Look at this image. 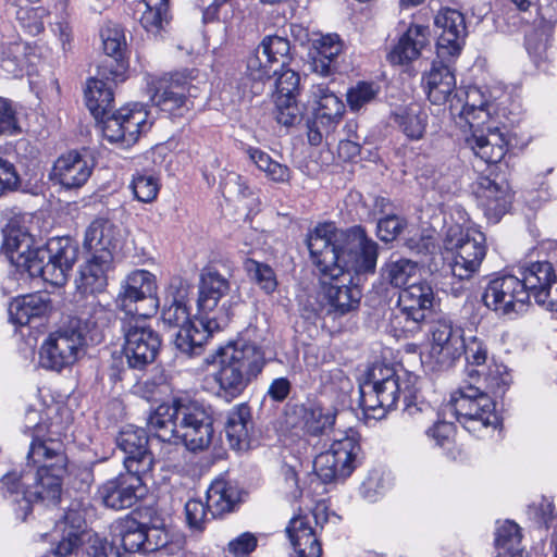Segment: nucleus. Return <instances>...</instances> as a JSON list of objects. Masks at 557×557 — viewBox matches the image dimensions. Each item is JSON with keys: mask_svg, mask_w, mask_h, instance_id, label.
<instances>
[{"mask_svg": "<svg viewBox=\"0 0 557 557\" xmlns=\"http://www.w3.org/2000/svg\"><path fill=\"white\" fill-rule=\"evenodd\" d=\"M262 57L268 59L272 64L281 63L284 66L289 60L290 44L285 37L269 35L259 44Z\"/></svg>", "mask_w": 557, "mask_h": 557, "instance_id": "nucleus-53", "label": "nucleus"}, {"mask_svg": "<svg viewBox=\"0 0 557 557\" xmlns=\"http://www.w3.org/2000/svg\"><path fill=\"white\" fill-rule=\"evenodd\" d=\"M317 108L314 116L325 132H331L341 122L345 112L343 101L326 86L317 85L312 91Z\"/></svg>", "mask_w": 557, "mask_h": 557, "instance_id": "nucleus-37", "label": "nucleus"}, {"mask_svg": "<svg viewBox=\"0 0 557 557\" xmlns=\"http://www.w3.org/2000/svg\"><path fill=\"white\" fill-rule=\"evenodd\" d=\"M249 159L256 166L262 171L265 176L274 183L284 184L290 180V169L273 160L269 153L259 149L249 147L247 149Z\"/></svg>", "mask_w": 557, "mask_h": 557, "instance_id": "nucleus-46", "label": "nucleus"}, {"mask_svg": "<svg viewBox=\"0 0 557 557\" xmlns=\"http://www.w3.org/2000/svg\"><path fill=\"white\" fill-rule=\"evenodd\" d=\"M475 195L480 208L491 223H498L511 203L509 187L505 183H496L490 177H481Z\"/></svg>", "mask_w": 557, "mask_h": 557, "instance_id": "nucleus-28", "label": "nucleus"}, {"mask_svg": "<svg viewBox=\"0 0 557 557\" xmlns=\"http://www.w3.org/2000/svg\"><path fill=\"white\" fill-rule=\"evenodd\" d=\"M327 521L325 508L317 506L311 513L295 515L286 527L287 537L298 557H321L322 545L317 528Z\"/></svg>", "mask_w": 557, "mask_h": 557, "instance_id": "nucleus-17", "label": "nucleus"}, {"mask_svg": "<svg viewBox=\"0 0 557 557\" xmlns=\"http://www.w3.org/2000/svg\"><path fill=\"white\" fill-rule=\"evenodd\" d=\"M147 534L145 524L133 517H125L115 522L113 527V543L122 552V556L127 553H147Z\"/></svg>", "mask_w": 557, "mask_h": 557, "instance_id": "nucleus-35", "label": "nucleus"}, {"mask_svg": "<svg viewBox=\"0 0 557 557\" xmlns=\"http://www.w3.org/2000/svg\"><path fill=\"white\" fill-rule=\"evenodd\" d=\"M391 117L396 127L409 140L423 138L429 123V114L420 104L410 103L399 107L392 112Z\"/></svg>", "mask_w": 557, "mask_h": 557, "instance_id": "nucleus-38", "label": "nucleus"}, {"mask_svg": "<svg viewBox=\"0 0 557 557\" xmlns=\"http://www.w3.org/2000/svg\"><path fill=\"white\" fill-rule=\"evenodd\" d=\"M190 284L181 276H174L170 280L165 288L164 305L189 307Z\"/></svg>", "mask_w": 557, "mask_h": 557, "instance_id": "nucleus-61", "label": "nucleus"}, {"mask_svg": "<svg viewBox=\"0 0 557 557\" xmlns=\"http://www.w3.org/2000/svg\"><path fill=\"white\" fill-rule=\"evenodd\" d=\"M396 370L384 363H374L360 383V406L369 419L381 420L395 408L400 393L408 394V386L401 387Z\"/></svg>", "mask_w": 557, "mask_h": 557, "instance_id": "nucleus-7", "label": "nucleus"}, {"mask_svg": "<svg viewBox=\"0 0 557 557\" xmlns=\"http://www.w3.org/2000/svg\"><path fill=\"white\" fill-rule=\"evenodd\" d=\"M360 299L361 289L352 284V275L348 272L321 276V304L327 313L344 315L357 309Z\"/></svg>", "mask_w": 557, "mask_h": 557, "instance_id": "nucleus-20", "label": "nucleus"}, {"mask_svg": "<svg viewBox=\"0 0 557 557\" xmlns=\"http://www.w3.org/2000/svg\"><path fill=\"white\" fill-rule=\"evenodd\" d=\"M206 498L211 517L216 518L235 509L240 502V492L232 482L216 479L209 486Z\"/></svg>", "mask_w": 557, "mask_h": 557, "instance_id": "nucleus-41", "label": "nucleus"}, {"mask_svg": "<svg viewBox=\"0 0 557 557\" xmlns=\"http://www.w3.org/2000/svg\"><path fill=\"white\" fill-rule=\"evenodd\" d=\"M246 269L251 275L252 280L262 288L267 294L275 290L277 286L276 277L273 270L264 263L255 260L246 262Z\"/></svg>", "mask_w": 557, "mask_h": 557, "instance_id": "nucleus-60", "label": "nucleus"}, {"mask_svg": "<svg viewBox=\"0 0 557 557\" xmlns=\"http://www.w3.org/2000/svg\"><path fill=\"white\" fill-rule=\"evenodd\" d=\"M81 320L51 333L44 342L39 352L44 368L61 371L77 361L85 345L84 334L78 327Z\"/></svg>", "mask_w": 557, "mask_h": 557, "instance_id": "nucleus-12", "label": "nucleus"}, {"mask_svg": "<svg viewBox=\"0 0 557 557\" xmlns=\"http://www.w3.org/2000/svg\"><path fill=\"white\" fill-rule=\"evenodd\" d=\"M185 515L188 525L197 531H202L205 524L213 519L210 509L207 507V502L201 499H189L185 504Z\"/></svg>", "mask_w": 557, "mask_h": 557, "instance_id": "nucleus-62", "label": "nucleus"}, {"mask_svg": "<svg viewBox=\"0 0 557 557\" xmlns=\"http://www.w3.org/2000/svg\"><path fill=\"white\" fill-rule=\"evenodd\" d=\"M50 309V300L42 294L18 297L9 305L10 321L16 325H27L32 319L45 315Z\"/></svg>", "mask_w": 557, "mask_h": 557, "instance_id": "nucleus-42", "label": "nucleus"}, {"mask_svg": "<svg viewBox=\"0 0 557 557\" xmlns=\"http://www.w3.org/2000/svg\"><path fill=\"white\" fill-rule=\"evenodd\" d=\"M380 92V87L374 83L358 82L346 92L348 108L352 112H359L373 103Z\"/></svg>", "mask_w": 557, "mask_h": 557, "instance_id": "nucleus-51", "label": "nucleus"}, {"mask_svg": "<svg viewBox=\"0 0 557 557\" xmlns=\"http://www.w3.org/2000/svg\"><path fill=\"white\" fill-rule=\"evenodd\" d=\"M359 443L351 436H345L335 440L330 447V453L334 455V461L339 469V478L345 480L357 467V458L360 453Z\"/></svg>", "mask_w": 557, "mask_h": 557, "instance_id": "nucleus-44", "label": "nucleus"}, {"mask_svg": "<svg viewBox=\"0 0 557 557\" xmlns=\"http://www.w3.org/2000/svg\"><path fill=\"white\" fill-rule=\"evenodd\" d=\"M434 25L437 32L436 58L456 59L468 34L463 14L458 10L444 8L435 15Z\"/></svg>", "mask_w": 557, "mask_h": 557, "instance_id": "nucleus-23", "label": "nucleus"}, {"mask_svg": "<svg viewBox=\"0 0 557 557\" xmlns=\"http://www.w3.org/2000/svg\"><path fill=\"white\" fill-rule=\"evenodd\" d=\"M294 413L299 417L302 431L312 436L326 434L333 429L336 420L335 410L313 404L296 405Z\"/></svg>", "mask_w": 557, "mask_h": 557, "instance_id": "nucleus-40", "label": "nucleus"}, {"mask_svg": "<svg viewBox=\"0 0 557 557\" xmlns=\"http://www.w3.org/2000/svg\"><path fill=\"white\" fill-rule=\"evenodd\" d=\"M485 235L475 228L466 232L459 226H450L445 236V248L454 251L451 273L459 280L472 277L480 269L486 255Z\"/></svg>", "mask_w": 557, "mask_h": 557, "instance_id": "nucleus-10", "label": "nucleus"}, {"mask_svg": "<svg viewBox=\"0 0 557 557\" xmlns=\"http://www.w3.org/2000/svg\"><path fill=\"white\" fill-rule=\"evenodd\" d=\"M106 54L121 58L126 48L124 30L120 25L107 24L100 33Z\"/></svg>", "mask_w": 557, "mask_h": 557, "instance_id": "nucleus-55", "label": "nucleus"}, {"mask_svg": "<svg viewBox=\"0 0 557 557\" xmlns=\"http://www.w3.org/2000/svg\"><path fill=\"white\" fill-rule=\"evenodd\" d=\"M120 238L121 233L117 226L109 220L96 219L86 228L83 247L88 256L114 260Z\"/></svg>", "mask_w": 557, "mask_h": 557, "instance_id": "nucleus-27", "label": "nucleus"}, {"mask_svg": "<svg viewBox=\"0 0 557 557\" xmlns=\"http://www.w3.org/2000/svg\"><path fill=\"white\" fill-rule=\"evenodd\" d=\"M274 102V117L278 124L290 127L301 121V111L296 98L275 97Z\"/></svg>", "mask_w": 557, "mask_h": 557, "instance_id": "nucleus-56", "label": "nucleus"}, {"mask_svg": "<svg viewBox=\"0 0 557 557\" xmlns=\"http://www.w3.org/2000/svg\"><path fill=\"white\" fill-rule=\"evenodd\" d=\"M116 445L124 454L123 465L127 471L148 474L152 470L154 458L144 429L134 425L123 428L116 436Z\"/></svg>", "mask_w": 557, "mask_h": 557, "instance_id": "nucleus-24", "label": "nucleus"}, {"mask_svg": "<svg viewBox=\"0 0 557 557\" xmlns=\"http://www.w3.org/2000/svg\"><path fill=\"white\" fill-rule=\"evenodd\" d=\"M313 468L317 475L324 483L343 480V478H339V469L334 461V455L330 450L323 451L315 457Z\"/></svg>", "mask_w": 557, "mask_h": 557, "instance_id": "nucleus-63", "label": "nucleus"}, {"mask_svg": "<svg viewBox=\"0 0 557 557\" xmlns=\"http://www.w3.org/2000/svg\"><path fill=\"white\" fill-rule=\"evenodd\" d=\"M145 10L140 16V24L150 33L157 34L169 21V0H143Z\"/></svg>", "mask_w": 557, "mask_h": 557, "instance_id": "nucleus-47", "label": "nucleus"}, {"mask_svg": "<svg viewBox=\"0 0 557 557\" xmlns=\"http://www.w3.org/2000/svg\"><path fill=\"white\" fill-rule=\"evenodd\" d=\"M453 60H434L431 70L422 77L423 88L433 104L441 106L453 98L456 90V77L449 65Z\"/></svg>", "mask_w": 557, "mask_h": 557, "instance_id": "nucleus-29", "label": "nucleus"}, {"mask_svg": "<svg viewBox=\"0 0 557 557\" xmlns=\"http://www.w3.org/2000/svg\"><path fill=\"white\" fill-rule=\"evenodd\" d=\"M343 235L346 232H339L333 223H320L308 234L306 242L310 258L321 276L343 273L339 267Z\"/></svg>", "mask_w": 557, "mask_h": 557, "instance_id": "nucleus-14", "label": "nucleus"}, {"mask_svg": "<svg viewBox=\"0 0 557 557\" xmlns=\"http://www.w3.org/2000/svg\"><path fill=\"white\" fill-rule=\"evenodd\" d=\"M123 354L128 368L144 370L156 360L161 346L159 334L141 318H132L123 325Z\"/></svg>", "mask_w": 557, "mask_h": 557, "instance_id": "nucleus-13", "label": "nucleus"}, {"mask_svg": "<svg viewBox=\"0 0 557 557\" xmlns=\"http://www.w3.org/2000/svg\"><path fill=\"white\" fill-rule=\"evenodd\" d=\"M465 100L458 94L450 100V114L456 116V124L463 129L479 128L483 126L491 116L490 103L485 95L478 87H470L465 92Z\"/></svg>", "mask_w": 557, "mask_h": 557, "instance_id": "nucleus-25", "label": "nucleus"}, {"mask_svg": "<svg viewBox=\"0 0 557 557\" xmlns=\"http://www.w3.org/2000/svg\"><path fill=\"white\" fill-rule=\"evenodd\" d=\"M449 409L456 419L471 433H478L490 426L496 428L498 417L491 395L475 387L470 381L451 394Z\"/></svg>", "mask_w": 557, "mask_h": 557, "instance_id": "nucleus-9", "label": "nucleus"}, {"mask_svg": "<svg viewBox=\"0 0 557 557\" xmlns=\"http://www.w3.org/2000/svg\"><path fill=\"white\" fill-rule=\"evenodd\" d=\"M146 474L127 471L106 481L98 490L102 504L114 510L133 507L146 492Z\"/></svg>", "mask_w": 557, "mask_h": 557, "instance_id": "nucleus-21", "label": "nucleus"}, {"mask_svg": "<svg viewBox=\"0 0 557 557\" xmlns=\"http://www.w3.org/2000/svg\"><path fill=\"white\" fill-rule=\"evenodd\" d=\"M88 256L86 262L79 268L76 280L77 289L82 294L102 293L108 285V273L113 269L114 260Z\"/></svg>", "mask_w": 557, "mask_h": 557, "instance_id": "nucleus-34", "label": "nucleus"}, {"mask_svg": "<svg viewBox=\"0 0 557 557\" xmlns=\"http://www.w3.org/2000/svg\"><path fill=\"white\" fill-rule=\"evenodd\" d=\"M252 428L251 410L246 403L234 406L225 423V434L230 446L235 450L249 447V431Z\"/></svg>", "mask_w": 557, "mask_h": 557, "instance_id": "nucleus-39", "label": "nucleus"}, {"mask_svg": "<svg viewBox=\"0 0 557 557\" xmlns=\"http://www.w3.org/2000/svg\"><path fill=\"white\" fill-rule=\"evenodd\" d=\"M2 233V252L18 270L53 286L66 283L77 259V248L69 238H55L45 247H36L34 237L15 221H10Z\"/></svg>", "mask_w": 557, "mask_h": 557, "instance_id": "nucleus-1", "label": "nucleus"}, {"mask_svg": "<svg viewBox=\"0 0 557 557\" xmlns=\"http://www.w3.org/2000/svg\"><path fill=\"white\" fill-rule=\"evenodd\" d=\"M148 430L160 441L183 444L196 451L207 448L213 437V418L208 408L187 398L159 405L147 419Z\"/></svg>", "mask_w": 557, "mask_h": 557, "instance_id": "nucleus-2", "label": "nucleus"}, {"mask_svg": "<svg viewBox=\"0 0 557 557\" xmlns=\"http://www.w3.org/2000/svg\"><path fill=\"white\" fill-rule=\"evenodd\" d=\"M154 274L147 270H134L124 278L116 297L119 308L127 314L148 318L156 313L159 299Z\"/></svg>", "mask_w": 557, "mask_h": 557, "instance_id": "nucleus-11", "label": "nucleus"}, {"mask_svg": "<svg viewBox=\"0 0 557 557\" xmlns=\"http://www.w3.org/2000/svg\"><path fill=\"white\" fill-rule=\"evenodd\" d=\"M38 483L37 470L35 473L24 471L18 476L16 473H7L0 479V496L3 498L18 496L21 488H23L22 499L18 500L17 497H15L14 500L18 502V510L23 511L22 519L25 520L28 512L32 510L33 503L41 502L47 506H54L60 500L61 494L55 499L36 496L35 492L41 490Z\"/></svg>", "mask_w": 557, "mask_h": 557, "instance_id": "nucleus-26", "label": "nucleus"}, {"mask_svg": "<svg viewBox=\"0 0 557 557\" xmlns=\"http://www.w3.org/2000/svg\"><path fill=\"white\" fill-rule=\"evenodd\" d=\"M85 99L86 106L94 117L103 121L113 107L114 95L112 87L102 79L90 78L85 90Z\"/></svg>", "mask_w": 557, "mask_h": 557, "instance_id": "nucleus-43", "label": "nucleus"}, {"mask_svg": "<svg viewBox=\"0 0 557 557\" xmlns=\"http://www.w3.org/2000/svg\"><path fill=\"white\" fill-rule=\"evenodd\" d=\"M152 102L160 110L173 115H182L188 110L190 97H196V87L191 85L187 71L165 74L149 84Z\"/></svg>", "mask_w": 557, "mask_h": 557, "instance_id": "nucleus-15", "label": "nucleus"}, {"mask_svg": "<svg viewBox=\"0 0 557 557\" xmlns=\"http://www.w3.org/2000/svg\"><path fill=\"white\" fill-rule=\"evenodd\" d=\"M272 62L262 57L260 47L258 46L247 58L246 76L257 83H263L271 77Z\"/></svg>", "mask_w": 557, "mask_h": 557, "instance_id": "nucleus-58", "label": "nucleus"}, {"mask_svg": "<svg viewBox=\"0 0 557 557\" xmlns=\"http://www.w3.org/2000/svg\"><path fill=\"white\" fill-rule=\"evenodd\" d=\"M149 127L148 112L140 103L121 108L102 121L103 137L123 148L133 146Z\"/></svg>", "mask_w": 557, "mask_h": 557, "instance_id": "nucleus-16", "label": "nucleus"}, {"mask_svg": "<svg viewBox=\"0 0 557 557\" xmlns=\"http://www.w3.org/2000/svg\"><path fill=\"white\" fill-rule=\"evenodd\" d=\"M404 414L412 423L425 428V435L436 446L443 447L449 444L455 435L454 423L440 420L436 410L426 401L418 400L416 394L408 391L405 395Z\"/></svg>", "mask_w": 557, "mask_h": 557, "instance_id": "nucleus-22", "label": "nucleus"}, {"mask_svg": "<svg viewBox=\"0 0 557 557\" xmlns=\"http://www.w3.org/2000/svg\"><path fill=\"white\" fill-rule=\"evenodd\" d=\"M321 382L324 393L337 398H344L352 391L350 379L341 369H333L323 373Z\"/></svg>", "mask_w": 557, "mask_h": 557, "instance_id": "nucleus-54", "label": "nucleus"}, {"mask_svg": "<svg viewBox=\"0 0 557 557\" xmlns=\"http://www.w3.org/2000/svg\"><path fill=\"white\" fill-rule=\"evenodd\" d=\"M470 382L475 387H481L482 392L494 397H502L512 382L508 368L503 363L494 360L485 366V369H470Z\"/></svg>", "mask_w": 557, "mask_h": 557, "instance_id": "nucleus-33", "label": "nucleus"}, {"mask_svg": "<svg viewBox=\"0 0 557 557\" xmlns=\"http://www.w3.org/2000/svg\"><path fill=\"white\" fill-rule=\"evenodd\" d=\"M230 290V282L226 277L215 270H205L200 274L197 308L202 315H218L219 318L226 315L227 312L219 309L215 312L219 301Z\"/></svg>", "mask_w": 557, "mask_h": 557, "instance_id": "nucleus-30", "label": "nucleus"}, {"mask_svg": "<svg viewBox=\"0 0 557 557\" xmlns=\"http://www.w3.org/2000/svg\"><path fill=\"white\" fill-rule=\"evenodd\" d=\"M161 319L164 325L178 329L175 346L189 357L200 355L209 336L227 324L226 315H202L199 311L191 320L189 307L173 305H164Z\"/></svg>", "mask_w": 557, "mask_h": 557, "instance_id": "nucleus-6", "label": "nucleus"}, {"mask_svg": "<svg viewBox=\"0 0 557 557\" xmlns=\"http://www.w3.org/2000/svg\"><path fill=\"white\" fill-rule=\"evenodd\" d=\"M434 300V290L426 281L409 284L401 289L397 306L389 317L394 336L408 338L420 332Z\"/></svg>", "mask_w": 557, "mask_h": 557, "instance_id": "nucleus-8", "label": "nucleus"}, {"mask_svg": "<svg viewBox=\"0 0 557 557\" xmlns=\"http://www.w3.org/2000/svg\"><path fill=\"white\" fill-rule=\"evenodd\" d=\"M92 162L76 151L61 156L54 163L53 174L65 188H79L91 175Z\"/></svg>", "mask_w": 557, "mask_h": 557, "instance_id": "nucleus-31", "label": "nucleus"}, {"mask_svg": "<svg viewBox=\"0 0 557 557\" xmlns=\"http://www.w3.org/2000/svg\"><path fill=\"white\" fill-rule=\"evenodd\" d=\"M83 539L76 533H64L52 549L54 557H83Z\"/></svg>", "mask_w": 557, "mask_h": 557, "instance_id": "nucleus-64", "label": "nucleus"}, {"mask_svg": "<svg viewBox=\"0 0 557 557\" xmlns=\"http://www.w3.org/2000/svg\"><path fill=\"white\" fill-rule=\"evenodd\" d=\"M549 274L545 262H533L520 271L521 277L503 274L492 278L484 288L482 301L486 308L498 315L519 314L524 311L531 297V288Z\"/></svg>", "mask_w": 557, "mask_h": 557, "instance_id": "nucleus-5", "label": "nucleus"}, {"mask_svg": "<svg viewBox=\"0 0 557 557\" xmlns=\"http://www.w3.org/2000/svg\"><path fill=\"white\" fill-rule=\"evenodd\" d=\"M339 267L344 272L373 273L377 260V244L368 238L360 226H355L343 235Z\"/></svg>", "mask_w": 557, "mask_h": 557, "instance_id": "nucleus-19", "label": "nucleus"}, {"mask_svg": "<svg viewBox=\"0 0 557 557\" xmlns=\"http://www.w3.org/2000/svg\"><path fill=\"white\" fill-rule=\"evenodd\" d=\"M544 262L549 267V274L544 280L542 274L541 276L537 275L540 280L535 287L531 288V296L534 297L540 306L550 311H557V280L555 271L549 262Z\"/></svg>", "mask_w": 557, "mask_h": 557, "instance_id": "nucleus-49", "label": "nucleus"}, {"mask_svg": "<svg viewBox=\"0 0 557 557\" xmlns=\"http://www.w3.org/2000/svg\"><path fill=\"white\" fill-rule=\"evenodd\" d=\"M49 17V10L42 5L20 7L16 11V20L20 26L32 36H37L44 32Z\"/></svg>", "mask_w": 557, "mask_h": 557, "instance_id": "nucleus-50", "label": "nucleus"}, {"mask_svg": "<svg viewBox=\"0 0 557 557\" xmlns=\"http://www.w3.org/2000/svg\"><path fill=\"white\" fill-rule=\"evenodd\" d=\"M469 132L471 135L466 137L467 145L481 160L486 163H498L505 158L507 143L497 128H487V134H484L483 126Z\"/></svg>", "mask_w": 557, "mask_h": 557, "instance_id": "nucleus-32", "label": "nucleus"}, {"mask_svg": "<svg viewBox=\"0 0 557 557\" xmlns=\"http://www.w3.org/2000/svg\"><path fill=\"white\" fill-rule=\"evenodd\" d=\"M131 188L138 201L148 203L157 198L160 185L156 176L138 173L134 175Z\"/></svg>", "mask_w": 557, "mask_h": 557, "instance_id": "nucleus-57", "label": "nucleus"}, {"mask_svg": "<svg viewBox=\"0 0 557 557\" xmlns=\"http://www.w3.org/2000/svg\"><path fill=\"white\" fill-rule=\"evenodd\" d=\"M463 336L450 321L438 320L431 327L428 363L434 371L448 370L462 355Z\"/></svg>", "mask_w": 557, "mask_h": 557, "instance_id": "nucleus-18", "label": "nucleus"}, {"mask_svg": "<svg viewBox=\"0 0 557 557\" xmlns=\"http://www.w3.org/2000/svg\"><path fill=\"white\" fill-rule=\"evenodd\" d=\"M462 354L465 355L467 367L466 374L469 377V370L485 369L488 359V348L486 343L478 336L463 337Z\"/></svg>", "mask_w": 557, "mask_h": 557, "instance_id": "nucleus-52", "label": "nucleus"}, {"mask_svg": "<svg viewBox=\"0 0 557 557\" xmlns=\"http://www.w3.org/2000/svg\"><path fill=\"white\" fill-rule=\"evenodd\" d=\"M206 362L215 367L210 376L213 385L209 389L218 398L231 403L262 372L267 357L262 346L236 342L216 349Z\"/></svg>", "mask_w": 557, "mask_h": 557, "instance_id": "nucleus-3", "label": "nucleus"}, {"mask_svg": "<svg viewBox=\"0 0 557 557\" xmlns=\"http://www.w3.org/2000/svg\"><path fill=\"white\" fill-rule=\"evenodd\" d=\"M429 44V29L420 25H411L399 38L388 54L393 64H407L418 59L421 50Z\"/></svg>", "mask_w": 557, "mask_h": 557, "instance_id": "nucleus-36", "label": "nucleus"}, {"mask_svg": "<svg viewBox=\"0 0 557 557\" xmlns=\"http://www.w3.org/2000/svg\"><path fill=\"white\" fill-rule=\"evenodd\" d=\"M45 430L40 411L27 407L22 431L33 438L27 455V466L29 467L32 463L33 467H37L38 486L41 488L35 493L36 496L55 499L62 492V478L66 472V456L60 441L41 440Z\"/></svg>", "mask_w": 557, "mask_h": 557, "instance_id": "nucleus-4", "label": "nucleus"}, {"mask_svg": "<svg viewBox=\"0 0 557 557\" xmlns=\"http://www.w3.org/2000/svg\"><path fill=\"white\" fill-rule=\"evenodd\" d=\"M418 263L409 259L391 260L383 269V276L395 287L408 286L418 274Z\"/></svg>", "mask_w": 557, "mask_h": 557, "instance_id": "nucleus-48", "label": "nucleus"}, {"mask_svg": "<svg viewBox=\"0 0 557 557\" xmlns=\"http://www.w3.org/2000/svg\"><path fill=\"white\" fill-rule=\"evenodd\" d=\"M520 528L512 521H505L495 533L494 557H522Z\"/></svg>", "mask_w": 557, "mask_h": 557, "instance_id": "nucleus-45", "label": "nucleus"}, {"mask_svg": "<svg viewBox=\"0 0 557 557\" xmlns=\"http://www.w3.org/2000/svg\"><path fill=\"white\" fill-rule=\"evenodd\" d=\"M273 73L277 75L275 79V97L296 98L299 89L300 76L297 72L281 66V71L274 70Z\"/></svg>", "mask_w": 557, "mask_h": 557, "instance_id": "nucleus-59", "label": "nucleus"}]
</instances>
